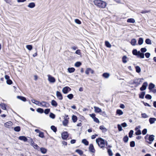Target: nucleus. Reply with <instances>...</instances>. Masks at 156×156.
Wrapping results in <instances>:
<instances>
[{
    "mask_svg": "<svg viewBox=\"0 0 156 156\" xmlns=\"http://www.w3.org/2000/svg\"><path fill=\"white\" fill-rule=\"evenodd\" d=\"M151 44V40L149 39H147V44Z\"/></svg>",
    "mask_w": 156,
    "mask_h": 156,
    "instance_id": "e2e57ef3",
    "label": "nucleus"
},
{
    "mask_svg": "<svg viewBox=\"0 0 156 156\" xmlns=\"http://www.w3.org/2000/svg\"><path fill=\"white\" fill-rule=\"evenodd\" d=\"M108 150V153L110 156H112L113 155V153L112 152V150L109 149L108 148V147L107 148Z\"/></svg>",
    "mask_w": 156,
    "mask_h": 156,
    "instance_id": "c9c22d12",
    "label": "nucleus"
},
{
    "mask_svg": "<svg viewBox=\"0 0 156 156\" xmlns=\"http://www.w3.org/2000/svg\"><path fill=\"white\" fill-rule=\"evenodd\" d=\"M151 98L152 97L151 95L147 94V99H151Z\"/></svg>",
    "mask_w": 156,
    "mask_h": 156,
    "instance_id": "774afa93",
    "label": "nucleus"
},
{
    "mask_svg": "<svg viewBox=\"0 0 156 156\" xmlns=\"http://www.w3.org/2000/svg\"><path fill=\"white\" fill-rule=\"evenodd\" d=\"M127 58V57L125 56H123L122 57V61L124 63H126L127 62V61L126 60V59Z\"/></svg>",
    "mask_w": 156,
    "mask_h": 156,
    "instance_id": "603ef678",
    "label": "nucleus"
},
{
    "mask_svg": "<svg viewBox=\"0 0 156 156\" xmlns=\"http://www.w3.org/2000/svg\"><path fill=\"white\" fill-rule=\"evenodd\" d=\"M1 108L3 110H5L6 109V105L4 103H1L0 104Z\"/></svg>",
    "mask_w": 156,
    "mask_h": 156,
    "instance_id": "c85d7f7f",
    "label": "nucleus"
},
{
    "mask_svg": "<svg viewBox=\"0 0 156 156\" xmlns=\"http://www.w3.org/2000/svg\"><path fill=\"white\" fill-rule=\"evenodd\" d=\"M75 53L78 55H80L81 54L80 50H77L75 52Z\"/></svg>",
    "mask_w": 156,
    "mask_h": 156,
    "instance_id": "052dcab7",
    "label": "nucleus"
},
{
    "mask_svg": "<svg viewBox=\"0 0 156 156\" xmlns=\"http://www.w3.org/2000/svg\"><path fill=\"white\" fill-rule=\"evenodd\" d=\"M118 130L119 131H121L122 130V126L119 125L118 124Z\"/></svg>",
    "mask_w": 156,
    "mask_h": 156,
    "instance_id": "bf43d9fd",
    "label": "nucleus"
},
{
    "mask_svg": "<svg viewBox=\"0 0 156 156\" xmlns=\"http://www.w3.org/2000/svg\"><path fill=\"white\" fill-rule=\"evenodd\" d=\"M27 48L30 51L32 49V45H28L26 46Z\"/></svg>",
    "mask_w": 156,
    "mask_h": 156,
    "instance_id": "37998d69",
    "label": "nucleus"
},
{
    "mask_svg": "<svg viewBox=\"0 0 156 156\" xmlns=\"http://www.w3.org/2000/svg\"><path fill=\"white\" fill-rule=\"evenodd\" d=\"M145 92H142L139 94V97L141 98H144V96L145 94Z\"/></svg>",
    "mask_w": 156,
    "mask_h": 156,
    "instance_id": "72a5a7b5",
    "label": "nucleus"
},
{
    "mask_svg": "<svg viewBox=\"0 0 156 156\" xmlns=\"http://www.w3.org/2000/svg\"><path fill=\"white\" fill-rule=\"evenodd\" d=\"M142 133L143 135H145L146 134V129H144L142 131Z\"/></svg>",
    "mask_w": 156,
    "mask_h": 156,
    "instance_id": "0e129e2a",
    "label": "nucleus"
},
{
    "mask_svg": "<svg viewBox=\"0 0 156 156\" xmlns=\"http://www.w3.org/2000/svg\"><path fill=\"white\" fill-rule=\"evenodd\" d=\"M39 136L41 138L44 137V134L43 132L40 131L39 133Z\"/></svg>",
    "mask_w": 156,
    "mask_h": 156,
    "instance_id": "49530a36",
    "label": "nucleus"
},
{
    "mask_svg": "<svg viewBox=\"0 0 156 156\" xmlns=\"http://www.w3.org/2000/svg\"><path fill=\"white\" fill-rule=\"evenodd\" d=\"M13 125V123L11 121H9L6 122L4 124L5 127L7 128L13 129L12 126Z\"/></svg>",
    "mask_w": 156,
    "mask_h": 156,
    "instance_id": "39448f33",
    "label": "nucleus"
},
{
    "mask_svg": "<svg viewBox=\"0 0 156 156\" xmlns=\"http://www.w3.org/2000/svg\"><path fill=\"white\" fill-rule=\"evenodd\" d=\"M130 43L133 46H135L136 45V41L135 39H133L131 41Z\"/></svg>",
    "mask_w": 156,
    "mask_h": 156,
    "instance_id": "b1692460",
    "label": "nucleus"
},
{
    "mask_svg": "<svg viewBox=\"0 0 156 156\" xmlns=\"http://www.w3.org/2000/svg\"><path fill=\"white\" fill-rule=\"evenodd\" d=\"M37 111L39 113H43L44 112V110L43 109L41 108H37Z\"/></svg>",
    "mask_w": 156,
    "mask_h": 156,
    "instance_id": "c03bdc74",
    "label": "nucleus"
},
{
    "mask_svg": "<svg viewBox=\"0 0 156 156\" xmlns=\"http://www.w3.org/2000/svg\"><path fill=\"white\" fill-rule=\"evenodd\" d=\"M76 152L78 154H79L80 155H81L83 154V152L82 151L77 149L76 150Z\"/></svg>",
    "mask_w": 156,
    "mask_h": 156,
    "instance_id": "ea45409f",
    "label": "nucleus"
},
{
    "mask_svg": "<svg viewBox=\"0 0 156 156\" xmlns=\"http://www.w3.org/2000/svg\"><path fill=\"white\" fill-rule=\"evenodd\" d=\"M14 130L16 132H19L20 130V128L19 126H17L14 128Z\"/></svg>",
    "mask_w": 156,
    "mask_h": 156,
    "instance_id": "f704fd0d",
    "label": "nucleus"
},
{
    "mask_svg": "<svg viewBox=\"0 0 156 156\" xmlns=\"http://www.w3.org/2000/svg\"><path fill=\"white\" fill-rule=\"evenodd\" d=\"M140 51L142 52H140V51H137L136 49H133L132 51V53L134 55L136 56L138 58H144V53L146 51V49L145 48H142Z\"/></svg>",
    "mask_w": 156,
    "mask_h": 156,
    "instance_id": "f257e3e1",
    "label": "nucleus"
},
{
    "mask_svg": "<svg viewBox=\"0 0 156 156\" xmlns=\"http://www.w3.org/2000/svg\"><path fill=\"white\" fill-rule=\"evenodd\" d=\"M51 105L52 106L56 107L58 105L57 102L54 100H52L51 102Z\"/></svg>",
    "mask_w": 156,
    "mask_h": 156,
    "instance_id": "5701e85b",
    "label": "nucleus"
},
{
    "mask_svg": "<svg viewBox=\"0 0 156 156\" xmlns=\"http://www.w3.org/2000/svg\"><path fill=\"white\" fill-rule=\"evenodd\" d=\"M40 106L42 107L47 108L49 106V103L47 102L44 101H42L40 102Z\"/></svg>",
    "mask_w": 156,
    "mask_h": 156,
    "instance_id": "0eeeda50",
    "label": "nucleus"
},
{
    "mask_svg": "<svg viewBox=\"0 0 156 156\" xmlns=\"http://www.w3.org/2000/svg\"><path fill=\"white\" fill-rule=\"evenodd\" d=\"M94 108L95 112L99 113L102 111L101 109L98 107L94 106Z\"/></svg>",
    "mask_w": 156,
    "mask_h": 156,
    "instance_id": "6ab92c4d",
    "label": "nucleus"
},
{
    "mask_svg": "<svg viewBox=\"0 0 156 156\" xmlns=\"http://www.w3.org/2000/svg\"><path fill=\"white\" fill-rule=\"evenodd\" d=\"M116 112L117 114L119 115H121L123 114V112L120 109L117 110Z\"/></svg>",
    "mask_w": 156,
    "mask_h": 156,
    "instance_id": "473e14b6",
    "label": "nucleus"
},
{
    "mask_svg": "<svg viewBox=\"0 0 156 156\" xmlns=\"http://www.w3.org/2000/svg\"><path fill=\"white\" fill-rule=\"evenodd\" d=\"M69 118H65V119L64 121H63L62 122L63 125L64 126H66L68 124V119Z\"/></svg>",
    "mask_w": 156,
    "mask_h": 156,
    "instance_id": "f3484780",
    "label": "nucleus"
},
{
    "mask_svg": "<svg viewBox=\"0 0 156 156\" xmlns=\"http://www.w3.org/2000/svg\"><path fill=\"white\" fill-rule=\"evenodd\" d=\"M35 6V4L34 2H31L27 6L30 8H34Z\"/></svg>",
    "mask_w": 156,
    "mask_h": 156,
    "instance_id": "aec40b11",
    "label": "nucleus"
},
{
    "mask_svg": "<svg viewBox=\"0 0 156 156\" xmlns=\"http://www.w3.org/2000/svg\"><path fill=\"white\" fill-rule=\"evenodd\" d=\"M143 79L140 78L136 79L134 80V82L137 85H138L143 82Z\"/></svg>",
    "mask_w": 156,
    "mask_h": 156,
    "instance_id": "1a4fd4ad",
    "label": "nucleus"
},
{
    "mask_svg": "<svg viewBox=\"0 0 156 156\" xmlns=\"http://www.w3.org/2000/svg\"><path fill=\"white\" fill-rule=\"evenodd\" d=\"M94 3L95 5L101 8H105L107 5L105 2L101 0H94Z\"/></svg>",
    "mask_w": 156,
    "mask_h": 156,
    "instance_id": "f03ea898",
    "label": "nucleus"
},
{
    "mask_svg": "<svg viewBox=\"0 0 156 156\" xmlns=\"http://www.w3.org/2000/svg\"><path fill=\"white\" fill-rule=\"evenodd\" d=\"M155 87L154 84L152 83H151L149 85L148 89L151 91L155 93H156V89L155 88Z\"/></svg>",
    "mask_w": 156,
    "mask_h": 156,
    "instance_id": "20e7f679",
    "label": "nucleus"
},
{
    "mask_svg": "<svg viewBox=\"0 0 156 156\" xmlns=\"http://www.w3.org/2000/svg\"><path fill=\"white\" fill-rule=\"evenodd\" d=\"M18 139L19 140H23L24 142H26L28 140V139H27V138L24 136H20L19 137Z\"/></svg>",
    "mask_w": 156,
    "mask_h": 156,
    "instance_id": "dca6fc26",
    "label": "nucleus"
},
{
    "mask_svg": "<svg viewBox=\"0 0 156 156\" xmlns=\"http://www.w3.org/2000/svg\"><path fill=\"white\" fill-rule=\"evenodd\" d=\"M77 117L76 116L73 115L72 116V119L74 122H76L77 121Z\"/></svg>",
    "mask_w": 156,
    "mask_h": 156,
    "instance_id": "e433bc0d",
    "label": "nucleus"
},
{
    "mask_svg": "<svg viewBox=\"0 0 156 156\" xmlns=\"http://www.w3.org/2000/svg\"><path fill=\"white\" fill-rule=\"evenodd\" d=\"M135 68L136 71L137 73H139L141 71V69L139 66H137L135 67Z\"/></svg>",
    "mask_w": 156,
    "mask_h": 156,
    "instance_id": "58836bf2",
    "label": "nucleus"
},
{
    "mask_svg": "<svg viewBox=\"0 0 156 156\" xmlns=\"http://www.w3.org/2000/svg\"><path fill=\"white\" fill-rule=\"evenodd\" d=\"M27 141L29 143L31 144L32 146L34 147V148L36 149L38 147V145L34 143L33 140L31 138H29V139H28Z\"/></svg>",
    "mask_w": 156,
    "mask_h": 156,
    "instance_id": "423d86ee",
    "label": "nucleus"
},
{
    "mask_svg": "<svg viewBox=\"0 0 156 156\" xmlns=\"http://www.w3.org/2000/svg\"><path fill=\"white\" fill-rule=\"evenodd\" d=\"M41 152L45 154L47 150L45 148L43 147H42L41 148Z\"/></svg>",
    "mask_w": 156,
    "mask_h": 156,
    "instance_id": "a19ab883",
    "label": "nucleus"
},
{
    "mask_svg": "<svg viewBox=\"0 0 156 156\" xmlns=\"http://www.w3.org/2000/svg\"><path fill=\"white\" fill-rule=\"evenodd\" d=\"M89 149L90 151L92 153H94L95 152V150L92 144H91L90 145Z\"/></svg>",
    "mask_w": 156,
    "mask_h": 156,
    "instance_id": "2eb2a0df",
    "label": "nucleus"
},
{
    "mask_svg": "<svg viewBox=\"0 0 156 156\" xmlns=\"http://www.w3.org/2000/svg\"><path fill=\"white\" fill-rule=\"evenodd\" d=\"M154 139V136L153 135H150L148 137V140L149 142H147L148 144H151Z\"/></svg>",
    "mask_w": 156,
    "mask_h": 156,
    "instance_id": "9d476101",
    "label": "nucleus"
},
{
    "mask_svg": "<svg viewBox=\"0 0 156 156\" xmlns=\"http://www.w3.org/2000/svg\"><path fill=\"white\" fill-rule=\"evenodd\" d=\"M32 103L35 104L40 106V102L39 101L36 100L35 99H33L31 100Z\"/></svg>",
    "mask_w": 156,
    "mask_h": 156,
    "instance_id": "bb28decb",
    "label": "nucleus"
},
{
    "mask_svg": "<svg viewBox=\"0 0 156 156\" xmlns=\"http://www.w3.org/2000/svg\"><path fill=\"white\" fill-rule=\"evenodd\" d=\"M128 137L126 136H125L123 138V140L124 141L125 143H126L128 142Z\"/></svg>",
    "mask_w": 156,
    "mask_h": 156,
    "instance_id": "a18cd8bd",
    "label": "nucleus"
},
{
    "mask_svg": "<svg viewBox=\"0 0 156 156\" xmlns=\"http://www.w3.org/2000/svg\"><path fill=\"white\" fill-rule=\"evenodd\" d=\"M51 129L53 130V131L55 132L57 131V128H56L54 126H52L51 127Z\"/></svg>",
    "mask_w": 156,
    "mask_h": 156,
    "instance_id": "79ce46f5",
    "label": "nucleus"
},
{
    "mask_svg": "<svg viewBox=\"0 0 156 156\" xmlns=\"http://www.w3.org/2000/svg\"><path fill=\"white\" fill-rule=\"evenodd\" d=\"M75 22L76 23L79 24H80L81 23V22L78 19H75Z\"/></svg>",
    "mask_w": 156,
    "mask_h": 156,
    "instance_id": "864d4df0",
    "label": "nucleus"
},
{
    "mask_svg": "<svg viewBox=\"0 0 156 156\" xmlns=\"http://www.w3.org/2000/svg\"><path fill=\"white\" fill-rule=\"evenodd\" d=\"M48 80L51 83H54L55 82V79L54 77L50 75H48Z\"/></svg>",
    "mask_w": 156,
    "mask_h": 156,
    "instance_id": "6e6552de",
    "label": "nucleus"
},
{
    "mask_svg": "<svg viewBox=\"0 0 156 156\" xmlns=\"http://www.w3.org/2000/svg\"><path fill=\"white\" fill-rule=\"evenodd\" d=\"M121 126L122 127H126L127 126V125L125 122H124L121 124Z\"/></svg>",
    "mask_w": 156,
    "mask_h": 156,
    "instance_id": "338daca9",
    "label": "nucleus"
},
{
    "mask_svg": "<svg viewBox=\"0 0 156 156\" xmlns=\"http://www.w3.org/2000/svg\"><path fill=\"white\" fill-rule=\"evenodd\" d=\"M68 136V134L67 132H64L62 134V138L64 140L66 139Z\"/></svg>",
    "mask_w": 156,
    "mask_h": 156,
    "instance_id": "ddd939ff",
    "label": "nucleus"
},
{
    "mask_svg": "<svg viewBox=\"0 0 156 156\" xmlns=\"http://www.w3.org/2000/svg\"><path fill=\"white\" fill-rule=\"evenodd\" d=\"M143 39L142 38H139L138 41V44L139 45L142 44L143 43Z\"/></svg>",
    "mask_w": 156,
    "mask_h": 156,
    "instance_id": "cd10ccee",
    "label": "nucleus"
},
{
    "mask_svg": "<svg viewBox=\"0 0 156 156\" xmlns=\"http://www.w3.org/2000/svg\"><path fill=\"white\" fill-rule=\"evenodd\" d=\"M68 70L69 73H72L73 72L75 71V69L73 67L69 68L68 69Z\"/></svg>",
    "mask_w": 156,
    "mask_h": 156,
    "instance_id": "c756f323",
    "label": "nucleus"
},
{
    "mask_svg": "<svg viewBox=\"0 0 156 156\" xmlns=\"http://www.w3.org/2000/svg\"><path fill=\"white\" fill-rule=\"evenodd\" d=\"M56 95L57 98L59 100H62L63 99V97L62 94L58 91L56 92Z\"/></svg>",
    "mask_w": 156,
    "mask_h": 156,
    "instance_id": "f8f14e48",
    "label": "nucleus"
},
{
    "mask_svg": "<svg viewBox=\"0 0 156 156\" xmlns=\"http://www.w3.org/2000/svg\"><path fill=\"white\" fill-rule=\"evenodd\" d=\"M90 73H91V74H93L94 73V71L90 68H87L85 71L86 74L88 75Z\"/></svg>",
    "mask_w": 156,
    "mask_h": 156,
    "instance_id": "4468645a",
    "label": "nucleus"
},
{
    "mask_svg": "<svg viewBox=\"0 0 156 156\" xmlns=\"http://www.w3.org/2000/svg\"><path fill=\"white\" fill-rule=\"evenodd\" d=\"M90 115L93 119L95 117H96L95 116V114H90Z\"/></svg>",
    "mask_w": 156,
    "mask_h": 156,
    "instance_id": "69168bd1",
    "label": "nucleus"
},
{
    "mask_svg": "<svg viewBox=\"0 0 156 156\" xmlns=\"http://www.w3.org/2000/svg\"><path fill=\"white\" fill-rule=\"evenodd\" d=\"M93 119L94 121L97 123H99L100 122L99 119L96 117H95Z\"/></svg>",
    "mask_w": 156,
    "mask_h": 156,
    "instance_id": "680f3d73",
    "label": "nucleus"
},
{
    "mask_svg": "<svg viewBox=\"0 0 156 156\" xmlns=\"http://www.w3.org/2000/svg\"><path fill=\"white\" fill-rule=\"evenodd\" d=\"M127 22L129 23H134L135 22V20L133 18H130L127 20Z\"/></svg>",
    "mask_w": 156,
    "mask_h": 156,
    "instance_id": "7c9ffc66",
    "label": "nucleus"
},
{
    "mask_svg": "<svg viewBox=\"0 0 156 156\" xmlns=\"http://www.w3.org/2000/svg\"><path fill=\"white\" fill-rule=\"evenodd\" d=\"M71 90V89L68 87H64L62 90V91L64 94H67L68 91Z\"/></svg>",
    "mask_w": 156,
    "mask_h": 156,
    "instance_id": "9b49d317",
    "label": "nucleus"
},
{
    "mask_svg": "<svg viewBox=\"0 0 156 156\" xmlns=\"http://www.w3.org/2000/svg\"><path fill=\"white\" fill-rule=\"evenodd\" d=\"M82 142L85 145H87L89 144L88 142L86 139H83L82 140Z\"/></svg>",
    "mask_w": 156,
    "mask_h": 156,
    "instance_id": "2f4dec72",
    "label": "nucleus"
},
{
    "mask_svg": "<svg viewBox=\"0 0 156 156\" xmlns=\"http://www.w3.org/2000/svg\"><path fill=\"white\" fill-rule=\"evenodd\" d=\"M17 98L18 99L21 100L23 101H26V98L25 97L23 96H18L17 97Z\"/></svg>",
    "mask_w": 156,
    "mask_h": 156,
    "instance_id": "4be33fe9",
    "label": "nucleus"
},
{
    "mask_svg": "<svg viewBox=\"0 0 156 156\" xmlns=\"http://www.w3.org/2000/svg\"><path fill=\"white\" fill-rule=\"evenodd\" d=\"M67 97L69 99H72L73 97V95L72 94H70L67 96Z\"/></svg>",
    "mask_w": 156,
    "mask_h": 156,
    "instance_id": "de8ad7c7",
    "label": "nucleus"
},
{
    "mask_svg": "<svg viewBox=\"0 0 156 156\" xmlns=\"http://www.w3.org/2000/svg\"><path fill=\"white\" fill-rule=\"evenodd\" d=\"M110 76V74L109 73H105L103 74L102 76L106 79L108 78Z\"/></svg>",
    "mask_w": 156,
    "mask_h": 156,
    "instance_id": "a211bd4d",
    "label": "nucleus"
},
{
    "mask_svg": "<svg viewBox=\"0 0 156 156\" xmlns=\"http://www.w3.org/2000/svg\"><path fill=\"white\" fill-rule=\"evenodd\" d=\"M136 131L135 134L136 135H139L141 134V131L140 130H137V131Z\"/></svg>",
    "mask_w": 156,
    "mask_h": 156,
    "instance_id": "6e6d98bb",
    "label": "nucleus"
},
{
    "mask_svg": "<svg viewBox=\"0 0 156 156\" xmlns=\"http://www.w3.org/2000/svg\"><path fill=\"white\" fill-rule=\"evenodd\" d=\"M50 117L52 119H54L55 118V115L52 113H51L49 115Z\"/></svg>",
    "mask_w": 156,
    "mask_h": 156,
    "instance_id": "8fccbe9b",
    "label": "nucleus"
},
{
    "mask_svg": "<svg viewBox=\"0 0 156 156\" xmlns=\"http://www.w3.org/2000/svg\"><path fill=\"white\" fill-rule=\"evenodd\" d=\"M133 133V130H131L130 131L129 133V137L131 138L132 137Z\"/></svg>",
    "mask_w": 156,
    "mask_h": 156,
    "instance_id": "3c124183",
    "label": "nucleus"
},
{
    "mask_svg": "<svg viewBox=\"0 0 156 156\" xmlns=\"http://www.w3.org/2000/svg\"><path fill=\"white\" fill-rule=\"evenodd\" d=\"M100 129L103 132L105 133L107 131L106 128L104 127V126H100Z\"/></svg>",
    "mask_w": 156,
    "mask_h": 156,
    "instance_id": "393cba45",
    "label": "nucleus"
},
{
    "mask_svg": "<svg viewBox=\"0 0 156 156\" xmlns=\"http://www.w3.org/2000/svg\"><path fill=\"white\" fill-rule=\"evenodd\" d=\"M105 45L108 48H111V45L108 41H105Z\"/></svg>",
    "mask_w": 156,
    "mask_h": 156,
    "instance_id": "4c0bfd02",
    "label": "nucleus"
},
{
    "mask_svg": "<svg viewBox=\"0 0 156 156\" xmlns=\"http://www.w3.org/2000/svg\"><path fill=\"white\" fill-rule=\"evenodd\" d=\"M156 121V119L154 118H151L149 119V121L150 124H152L154 123Z\"/></svg>",
    "mask_w": 156,
    "mask_h": 156,
    "instance_id": "a878e982",
    "label": "nucleus"
},
{
    "mask_svg": "<svg viewBox=\"0 0 156 156\" xmlns=\"http://www.w3.org/2000/svg\"><path fill=\"white\" fill-rule=\"evenodd\" d=\"M6 83L10 85L12 83V82L11 80L9 79L6 80Z\"/></svg>",
    "mask_w": 156,
    "mask_h": 156,
    "instance_id": "4d7b16f0",
    "label": "nucleus"
},
{
    "mask_svg": "<svg viewBox=\"0 0 156 156\" xmlns=\"http://www.w3.org/2000/svg\"><path fill=\"white\" fill-rule=\"evenodd\" d=\"M146 88V82H145L144 83L142 87L140 88V90L141 91L144 90Z\"/></svg>",
    "mask_w": 156,
    "mask_h": 156,
    "instance_id": "412c9836",
    "label": "nucleus"
},
{
    "mask_svg": "<svg viewBox=\"0 0 156 156\" xmlns=\"http://www.w3.org/2000/svg\"><path fill=\"white\" fill-rule=\"evenodd\" d=\"M96 142L98 144V146L101 148H103L105 147V141L101 138H99L96 140Z\"/></svg>",
    "mask_w": 156,
    "mask_h": 156,
    "instance_id": "7ed1b4c3",
    "label": "nucleus"
},
{
    "mask_svg": "<svg viewBox=\"0 0 156 156\" xmlns=\"http://www.w3.org/2000/svg\"><path fill=\"white\" fill-rule=\"evenodd\" d=\"M81 64L80 62H77L75 64V66L76 67H79L81 65Z\"/></svg>",
    "mask_w": 156,
    "mask_h": 156,
    "instance_id": "09e8293b",
    "label": "nucleus"
},
{
    "mask_svg": "<svg viewBox=\"0 0 156 156\" xmlns=\"http://www.w3.org/2000/svg\"><path fill=\"white\" fill-rule=\"evenodd\" d=\"M50 111V109H46L44 110V112L46 114H48Z\"/></svg>",
    "mask_w": 156,
    "mask_h": 156,
    "instance_id": "13d9d810",
    "label": "nucleus"
},
{
    "mask_svg": "<svg viewBox=\"0 0 156 156\" xmlns=\"http://www.w3.org/2000/svg\"><path fill=\"white\" fill-rule=\"evenodd\" d=\"M135 144L134 141H132L130 143V146L132 147H133L135 146Z\"/></svg>",
    "mask_w": 156,
    "mask_h": 156,
    "instance_id": "5fc2aeb1",
    "label": "nucleus"
}]
</instances>
